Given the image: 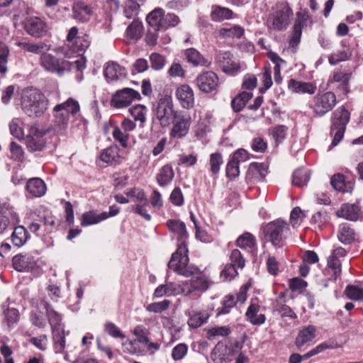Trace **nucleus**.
<instances>
[{"mask_svg": "<svg viewBox=\"0 0 363 363\" xmlns=\"http://www.w3.org/2000/svg\"><path fill=\"white\" fill-rule=\"evenodd\" d=\"M167 225L169 230L178 234L177 250L172 255L168 267L184 277H190L199 271L197 267L189 265L188 248L186 239L188 237L184 223L177 220H169Z\"/></svg>", "mask_w": 363, "mask_h": 363, "instance_id": "f257e3e1", "label": "nucleus"}, {"mask_svg": "<svg viewBox=\"0 0 363 363\" xmlns=\"http://www.w3.org/2000/svg\"><path fill=\"white\" fill-rule=\"evenodd\" d=\"M21 104L28 116L39 117L47 110L48 100L39 89L31 88L23 91Z\"/></svg>", "mask_w": 363, "mask_h": 363, "instance_id": "f03ea898", "label": "nucleus"}, {"mask_svg": "<svg viewBox=\"0 0 363 363\" xmlns=\"http://www.w3.org/2000/svg\"><path fill=\"white\" fill-rule=\"evenodd\" d=\"M267 20L269 29L276 31H283L287 29L291 23L293 11L286 1L279 2L272 8Z\"/></svg>", "mask_w": 363, "mask_h": 363, "instance_id": "7ed1b4c3", "label": "nucleus"}, {"mask_svg": "<svg viewBox=\"0 0 363 363\" xmlns=\"http://www.w3.org/2000/svg\"><path fill=\"white\" fill-rule=\"evenodd\" d=\"M154 114L159 124L167 128L174 123L175 117L180 113L174 108L171 97L161 98L153 108Z\"/></svg>", "mask_w": 363, "mask_h": 363, "instance_id": "20e7f679", "label": "nucleus"}, {"mask_svg": "<svg viewBox=\"0 0 363 363\" xmlns=\"http://www.w3.org/2000/svg\"><path fill=\"white\" fill-rule=\"evenodd\" d=\"M349 120L350 113L343 106L333 113L331 125V134L334 135L332 141L333 147L336 146L342 139Z\"/></svg>", "mask_w": 363, "mask_h": 363, "instance_id": "39448f33", "label": "nucleus"}, {"mask_svg": "<svg viewBox=\"0 0 363 363\" xmlns=\"http://www.w3.org/2000/svg\"><path fill=\"white\" fill-rule=\"evenodd\" d=\"M40 65L48 72L62 76L65 72L71 69V63L65 60H60L55 56L46 52L40 57Z\"/></svg>", "mask_w": 363, "mask_h": 363, "instance_id": "423d86ee", "label": "nucleus"}, {"mask_svg": "<svg viewBox=\"0 0 363 363\" xmlns=\"http://www.w3.org/2000/svg\"><path fill=\"white\" fill-rule=\"evenodd\" d=\"M336 103V96L333 92L318 94L314 97L313 112L318 117L323 116L334 108Z\"/></svg>", "mask_w": 363, "mask_h": 363, "instance_id": "0eeeda50", "label": "nucleus"}, {"mask_svg": "<svg viewBox=\"0 0 363 363\" xmlns=\"http://www.w3.org/2000/svg\"><path fill=\"white\" fill-rule=\"evenodd\" d=\"M286 223L281 220H276L267 224L263 228L265 240L274 246H279L283 240V233Z\"/></svg>", "mask_w": 363, "mask_h": 363, "instance_id": "6e6552de", "label": "nucleus"}, {"mask_svg": "<svg viewBox=\"0 0 363 363\" xmlns=\"http://www.w3.org/2000/svg\"><path fill=\"white\" fill-rule=\"evenodd\" d=\"M79 103L72 98H69L62 104H57V106H55L54 111L64 112L60 113L56 116L57 123H58L59 125H62V127L64 128L65 125L67 123L69 113H71L72 115H75L77 112H79Z\"/></svg>", "mask_w": 363, "mask_h": 363, "instance_id": "1a4fd4ad", "label": "nucleus"}, {"mask_svg": "<svg viewBox=\"0 0 363 363\" xmlns=\"http://www.w3.org/2000/svg\"><path fill=\"white\" fill-rule=\"evenodd\" d=\"M192 120L189 114L180 112L175 117L173 127L170 130V136L174 138H182L189 133Z\"/></svg>", "mask_w": 363, "mask_h": 363, "instance_id": "9d476101", "label": "nucleus"}, {"mask_svg": "<svg viewBox=\"0 0 363 363\" xmlns=\"http://www.w3.org/2000/svg\"><path fill=\"white\" fill-rule=\"evenodd\" d=\"M139 92L130 88H124L118 91L111 99V105L118 108L127 107L134 99H140Z\"/></svg>", "mask_w": 363, "mask_h": 363, "instance_id": "9b49d317", "label": "nucleus"}, {"mask_svg": "<svg viewBox=\"0 0 363 363\" xmlns=\"http://www.w3.org/2000/svg\"><path fill=\"white\" fill-rule=\"evenodd\" d=\"M24 29L33 38H40L46 35V24L38 17H29L24 21Z\"/></svg>", "mask_w": 363, "mask_h": 363, "instance_id": "f8f14e48", "label": "nucleus"}, {"mask_svg": "<svg viewBox=\"0 0 363 363\" xmlns=\"http://www.w3.org/2000/svg\"><path fill=\"white\" fill-rule=\"evenodd\" d=\"M196 81L199 89L204 93H210L218 86V77L211 71L203 72L197 77Z\"/></svg>", "mask_w": 363, "mask_h": 363, "instance_id": "ddd939ff", "label": "nucleus"}, {"mask_svg": "<svg viewBox=\"0 0 363 363\" xmlns=\"http://www.w3.org/2000/svg\"><path fill=\"white\" fill-rule=\"evenodd\" d=\"M44 135L45 133L36 126H31L26 138L28 149L30 151H42L45 147Z\"/></svg>", "mask_w": 363, "mask_h": 363, "instance_id": "4468645a", "label": "nucleus"}, {"mask_svg": "<svg viewBox=\"0 0 363 363\" xmlns=\"http://www.w3.org/2000/svg\"><path fill=\"white\" fill-rule=\"evenodd\" d=\"M309 20V15L306 11L298 12L296 13V19L293 27L292 37L289 41L291 47H296L300 43L302 29L307 26V21Z\"/></svg>", "mask_w": 363, "mask_h": 363, "instance_id": "2eb2a0df", "label": "nucleus"}, {"mask_svg": "<svg viewBox=\"0 0 363 363\" xmlns=\"http://www.w3.org/2000/svg\"><path fill=\"white\" fill-rule=\"evenodd\" d=\"M232 57L230 52L221 51L218 52L216 57V62L223 72L228 74H234L240 69V65L232 60Z\"/></svg>", "mask_w": 363, "mask_h": 363, "instance_id": "dca6fc26", "label": "nucleus"}, {"mask_svg": "<svg viewBox=\"0 0 363 363\" xmlns=\"http://www.w3.org/2000/svg\"><path fill=\"white\" fill-rule=\"evenodd\" d=\"M155 16H156L155 13H149L146 17L148 28L145 36V42L150 46H155L157 45L159 37L158 32L164 30L160 28L159 21L157 20V17Z\"/></svg>", "mask_w": 363, "mask_h": 363, "instance_id": "f3484780", "label": "nucleus"}, {"mask_svg": "<svg viewBox=\"0 0 363 363\" xmlns=\"http://www.w3.org/2000/svg\"><path fill=\"white\" fill-rule=\"evenodd\" d=\"M176 96L182 108L190 109L194 106V94L193 89L188 84H182L177 87Z\"/></svg>", "mask_w": 363, "mask_h": 363, "instance_id": "a211bd4d", "label": "nucleus"}, {"mask_svg": "<svg viewBox=\"0 0 363 363\" xmlns=\"http://www.w3.org/2000/svg\"><path fill=\"white\" fill-rule=\"evenodd\" d=\"M155 13V17L159 21L160 28H163L164 30H167L169 26H175L179 22V18L174 13L164 14L163 10L160 8L154 9L150 14Z\"/></svg>", "mask_w": 363, "mask_h": 363, "instance_id": "6ab92c4d", "label": "nucleus"}, {"mask_svg": "<svg viewBox=\"0 0 363 363\" xmlns=\"http://www.w3.org/2000/svg\"><path fill=\"white\" fill-rule=\"evenodd\" d=\"M13 268L18 272L29 271L36 266V262L33 257L17 255L12 259Z\"/></svg>", "mask_w": 363, "mask_h": 363, "instance_id": "aec40b11", "label": "nucleus"}, {"mask_svg": "<svg viewBox=\"0 0 363 363\" xmlns=\"http://www.w3.org/2000/svg\"><path fill=\"white\" fill-rule=\"evenodd\" d=\"M352 77V73L343 72L340 69L334 72L333 77L330 79L329 82H337L339 85L337 89L342 91L345 95H347L350 92V81Z\"/></svg>", "mask_w": 363, "mask_h": 363, "instance_id": "412c9836", "label": "nucleus"}, {"mask_svg": "<svg viewBox=\"0 0 363 363\" xmlns=\"http://www.w3.org/2000/svg\"><path fill=\"white\" fill-rule=\"evenodd\" d=\"M288 87L294 93L313 94L316 91V86L311 82H304L291 79L288 82Z\"/></svg>", "mask_w": 363, "mask_h": 363, "instance_id": "4be33fe9", "label": "nucleus"}, {"mask_svg": "<svg viewBox=\"0 0 363 363\" xmlns=\"http://www.w3.org/2000/svg\"><path fill=\"white\" fill-rule=\"evenodd\" d=\"M230 261L231 264L229 266H226L225 269L223 271V273H228L229 275L233 276L234 274L232 273V272L235 274H238L236 269H242L245 267V259L241 255V252L240 250L235 249L233 250L231 252L230 254Z\"/></svg>", "mask_w": 363, "mask_h": 363, "instance_id": "5701e85b", "label": "nucleus"}, {"mask_svg": "<svg viewBox=\"0 0 363 363\" xmlns=\"http://www.w3.org/2000/svg\"><path fill=\"white\" fill-rule=\"evenodd\" d=\"M16 45L26 52H29L35 55H40V56L50 50L51 47L50 45H48L43 41H39L35 43L28 42H18L16 43Z\"/></svg>", "mask_w": 363, "mask_h": 363, "instance_id": "b1692460", "label": "nucleus"}, {"mask_svg": "<svg viewBox=\"0 0 363 363\" xmlns=\"http://www.w3.org/2000/svg\"><path fill=\"white\" fill-rule=\"evenodd\" d=\"M336 214L340 218L354 221L359 218V208L355 204L345 203L342 205Z\"/></svg>", "mask_w": 363, "mask_h": 363, "instance_id": "393cba45", "label": "nucleus"}, {"mask_svg": "<svg viewBox=\"0 0 363 363\" xmlns=\"http://www.w3.org/2000/svg\"><path fill=\"white\" fill-rule=\"evenodd\" d=\"M315 328L313 325H308L301 330L295 341L297 348L301 349L306 343L315 338Z\"/></svg>", "mask_w": 363, "mask_h": 363, "instance_id": "a878e982", "label": "nucleus"}, {"mask_svg": "<svg viewBox=\"0 0 363 363\" xmlns=\"http://www.w3.org/2000/svg\"><path fill=\"white\" fill-rule=\"evenodd\" d=\"M125 75V69L114 62L108 63L104 70V76L108 82L116 81Z\"/></svg>", "mask_w": 363, "mask_h": 363, "instance_id": "bb28decb", "label": "nucleus"}, {"mask_svg": "<svg viewBox=\"0 0 363 363\" xmlns=\"http://www.w3.org/2000/svg\"><path fill=\"white\" fill-rule=\"evenodd\" d=\"M27 191L35 197H40L45 194L46 186L44 182L40 178H33L28 181Z\"/></svg>", "mask_w": 363, "mask_h": 363, "instance_id": "cd10ccee", "label": "nucleus"}, {"mask_svg": "<svg viewBox=\"0 0 363 363\" xmlns=\"http://www.w3.org/2000/svg\"><path fill=\"white\" fill-rule=\"evenodd\" d=\"M100 159L101 161L110 164L120 163L119 148L117 146H111L105 149L101 154Z\"/></svg>", "mask_w": 363, "mask_h": 363, "instance_id": "c85d7f7f", "label": "nucleus"}, {"mask_svg": "<svg viewBox=\"0 0 363 363\" xmlns=\"http://www.w3.org/2000/svg\"><path fill=\"white\" fill-rule=\"evenodd\" d=\"M252 94L250 92L242 91L237 95L231 101V107L235 113L240 112L247 103L252 99Z\"/></svg>", "mask_w": 363, "mask_h": 363, "instance_id": "c756f323", "label": "nucleus"}, {"mask_svg": "<svg viewBox=\"0 0 363 363\" xmlns=\"http://www.w3.org/2000/svg\"><path fill=\"white\" fill-rule=\"evenodd\" d=\"M108 218L107 212H103L99 215L94 211H90L83 213L82 216L81 225L82 226H87L99 223L101 220Z\"/></svg>", "mask_w": 363, "mask_h": 363, "instance_id": "7c9ffc66", "label": "nucleus"}, {"mask_svg": "<svg viewBox=\"0 0 363 363\" xmlns=\"http://www.w3.org/2000/svg\"><path fill=\"white\" fill-rule=\"evenodd\" d=\"M311 177V171L304 168L296 169L292 175L294 185L302 187L307 184Z\"/></svg>", "mask_w": 363, "mask_h": 363, "instance_id": "2f4dec72", "label": "nucleus"}, {"mask_svg": "<svg viewBox=\"0 0 363 363\" xmlns=\"http://www.w3.org/2000/svg\"><path fill=\"white\" fill-rule=\"evenodd\" d=\"M143 33V26L141 21L134 19L126 29L127 37L131 40L140 39Z\"/></svg>", "mask_w": 363, "mask_h": 363, "instance_id": "473e14b6", "label": "nucleus"}, {"mask_svg": "<svg viewBox=\"0 0 363 363\" xmlns=\"http://www.w3.org/2000/svg\"><path fill=\"white\" fill-rule=\"evenodd\" d=\"M259 311V306L257 304H251L246 312V316L250 323L253 325H261L265 321V315L264 314L257 315Z\"/></svg>", "mask_w": 363, "mask_h": 363, "instance_id": "72a5a7b5", "label": "nucleus"}, {"mask_svg": "<svg viewBox=\"0 0 363 363\" xmlns=\"http://www.w3.org/2000/svg\"><path fill=\"white\" fill-rule=\"evenodd\" d=\"M337 236L339 240L345 245H350L355 240L354 230L345 224L340 226Z\"/></svg>", "mask_w": 363, "mask_h": 363, "instance_id": "f704fd0d", "label": "nucleus"}, {"mask_svg": "<svg viewBox=\"0 0 363 363\" xmlns=\"http://www.w3.org/2000/svg\"><path fill=\"white\" fill-rule=\"evenodd\" d=\"M174 176L172 168L167 164L162 167L160 173L157 175L158 184L164 186L172 182Z\"/></svg>", "mask_w": 363, "mask_h": 363, "instance_id": "c9c22d12", "label": "nucleus"}, {"mask_svg": "<svg viewBox=\"0 0 363 363\" xmlns=\"http://www.w3.org/2000/svg\"><path fill=\"white\" fill-rule=\"evenodd\" d=\"M28 239V232L23 226H18L14 228L11 235V241L15 246H22Z\"/></svg>", "mask_w": 363, "mask_h": 363, "instance_id": "e433bc0d", "label": "nucleus"}, {"mask_svg": "<svg viewBox=\"0 0 363 363\" xmlns=\"http://www.w3.org/2000/svg\"><path fill=\"white\" fill-rule=\"evenodd\" d=\"M284 297L285 294L284 292L279 294L277 298V302L278 304L276 306V310L281 314V316L296 318L297 316L293 310L289 306L282 303V299Z\"/></svg>", "mask_w": 363, "mask_h": 363, "instance_id": "4c0bfd02", "label": "nucleus"}, {"mask_svg": "<svg viewBox=\"0 0 363 363\" xmlns=\"http://www.w3.org/2000/svg\"><path fill=\"white\" fill-rule=\"evenodd\" d=\"M344 295L352 301H363V288L356 285L349 284L344 291Z\"/></svg>", "mask_w": 363, "mask_h": 363, "instance_id": "58836bf2", "label": "nucleus"}, {"mask_svg": "<svg viewBox=\"0 0 363 363\" xmlns=\"http://www.w3.org/2000/svg\"><path fill=\"white\" fill-rule=\"evenodd\" d=\"M167 288V296H177L180 294H186V295L189 294L191 292V289L188 286V284L186 283L184 286L180 284L169 282L166 284Z\"/></svg>", "mask_w": 363, "mask_h": 363, "instance_id": "ea45409f", "label": "nucleus"}, {"mask_svg": "<svg viewBox=\"0 0 363 363\" xmlns=\"http://www.w3.org/2000/svg\"><path fill=\"white\" fill-rule=\"evenodd\" d=\"M185 55L187 61L192 63L194 66L203 65L205 60L203 56L194 48H189L185 51Z\"/></svg>", "mask_w": 363, "mask_h": 363, "instance_id": "a19ab883", "label": "nucleus"}, {"mask_svg": "<svg viewBox=\"0 0 363 363\" xmlns=\"http://www.w3.org/2000/svg\"><path fill=\"white\" fill-rule=\"evenodd\" d=\"M208 317L206 313H196L189 318L188 325L192 328H198L206 322Z\"/></svg>", "mask_w": 363, "mask_h": 363, "instance_id": "79ce46f5", "label": "nucleus"}, {"mask_svg": "<svg viewBox=\"0 0 363 363\" xmlns=\"http://www.w3.org/2000/svg\"><path fill=\"white\" fill-rule=\"evenodd\" d=\"M233 11L227 8L217 7L211 12L212 20L220 21L232 18Z\"/></svg>", "mask_w": 363, "mask_h": 363, "instance_id": "37998d69", "label": "nucleus"}, {"mask_svg": "<svg viewBox=\"0 0 363 363\" xmlns=\"http://www.w3.org/2000/svg\"><path fill=\"white\" fill-rule=\"evenodd\" d=\"M243 33L244 29L239 26H235L228 28H223L219 30V35L223 37L240 38Z\"/></svg>", "mask_w": 363, "mask_h": 363, "instance_id": "c03bdc74", "label": "nucleus"}, {"mask_svg": "<svg viewBox=\"0 0 363 363\" xmlns=\"http://www.w3.org/2000/svg\"><path fill=\"white\" fill-rule=\"evenodd\" d=\"M9 47L0 43V73L4 74L7 72L8 57L9 55Z\"/></svg>", "mask_w": 363, "mask_h": 363, "instance_id": "a18cd8bd", "label": "nucleus"}, {"mask_svg": "<svg viewBox=\"0 0 363 363\" xmlns=\"http://www.w3.org/2000/svg\"><path fill=\"white\" fill-rule=\"evenodd\" d=\"M256 241L254 236L250 233H245L240 235L236 240L237 246L239 247H253Z\"/></svg>", "mask_w": 363, "mask_h": 363, "instance_id": "49530a36", "label": "nucleus"}, {"mask_svg": "<svg viewBox=\"0 0 363 363\" xmlns=\"http://www.w3.org/2000/svg\"><path fill=\"white\" fill-rule=\"evenodd\" d=\"M190 286L191 291L193 290L206 291L209 286L207 280L201 276L193 277L190 280Z\"/></svg>", "mask_w": 363, "mask_h": 363, "instance_id": "de8ad7c7", "label": "nucleus"}, {"mask_svg": "<svg viewBox=\"0 0 363 363\" xmlns=\"http://www.w3.org/2000/svg\"><path fill=\"white\" fill-rule=\"evenodd\" d=\"M266 171L264 163L252 162L250 164L247 172V179H252L255 174L262 176Z\"/></svg>", "mask_w": 363, "mask_h": 363, "instance_id": "09e8293b", "label": "nucleus"}, {"mask_svg": "<svg viewBox=\"0 0 363 363\" xmlns=\"http://www.w3.org/2000/svg\"><path fill=\"white\" fill-rule=\"evenodd\" d=\"M330 184L335 190L343 192L347 191L343 174H337L333 175L331 177Z\"/></svg>", "mask_w": 363, "mask_h": 363, "instance_id": "8fccbe9b", "label": "nucleus"}, {"mask_svg": "<svg viewBox=\"0 0 363 363\" xmlns=\"http://www.w3.org/2000/svg\"><path fill=\"white\" fill-rule=\"evenodd\" d=\"M113 138L118 141L122 147H128V140L129 138V134L123 131L122 129L118 126H116L113 131Z\"/></svg>", "mask_w": 363, "mask_h": 363, "instance_id": "3c124183", "label": "nucleus"}, {"mask_svg": "<svg viewBox=\"0 0 363 363\" xmlns=\"http://www.w3.org/2000/svg\"><path fill=\"white\" fill-rule=\"evenodd\" d=\"M53 340L55 342V350L61 352L65 347V337L64 332L60 330H52Z\"/></svg>", "mask_w": 363, "mask_h": 363, "instance_id": "603ef678", "label": "nucleus"}, {"mask_svg": "<svg viewBox=\"0 0 363 363\" xmlns=\"http://www.w3.org/2000/svg\"><path fill=\"white\" fill-rule=\"evenodd\" d=\"M236 303L235 297L233 295H228L225 297L223 301V306L221 308L218 309L217 315L228 314L230 312V308H233Z\"/></svg>", "mask_w": 363, "mask_h": 363, "instance_id": "864d4df0", "label": "nucleus"}, {"mask_svg": "<svg viewBox=\"0 0 363 363\" xmlns=\"http://www.w3.org/2000/svg\"><path fill=\"white\" fill-rule=\"evenodd\" d=\"M145 111L146 108L143 105H136L129 109V111L135 121H139L141 123H144L145 121Z\"/></svg>", "mask_w": 363, "mask_h": 363, "instance_id": "5fc2aeb1", "label": "nucleus"}, {"mask_svg": "<svg viewBox=\"0 0 363 363\" xmlns=\"http://www.w3.org/2000/svg\"><path fill=\"white\" fill-rule=\"evenodd\" d=\"M89 45L90 42L86 35L79 36L73 43V50L75 52L84 51L89 47Z\"/></svg>", "mask_w": 363, "mask_h": 363, "instance_id": "6e6d98bb", "label": "nucleus"}, {"mask_svg": "<svg viewBox=\"0 0 363 363\" xmlns=\"http://www.w3.org/2000/svg\"><path fill=\"white\" fill-rule=\"evenodd\" d=\"M223 163L222 155L218 153H213L210 157L211 171L213 174L219 172L220 167Z\"/></svg>", "mask_w": 363, "mask_h": 363, "instance_id": "4d7b16f0", "label": "nucleus"}, {"mask_svg": "<svg viewBox=\"0 0 363 363\" xmlns=\"http://www.w3.org/2000/svg\"><path fill=\"white\" fill-rule=\"evenodd\" d=\"M239 173V163L232 157L226 166V175L230 179H233L238 177Z\"/></svg>", "mask_w": 363, "mask_h": 363, "instance_id": "13d9d810", "label": "nucleus"}, {"mask_svg": "<svg viewBox=\"0 0 363 363\" xmlns=\"http://www.w3.org/2000/svg\"><path fill=\"white\" fill-rule=\"evenodd\" d=\"M148 333V330L143 325L136 326L133 330V334L137 337L138 341L143 344L150 342L147 337Z\"/></svg>", "mask_w": 363, "mask_h": 363, "instance_id": "bf43d9fd", "label": "nucleus"}, {"mask_svg": "<svg viewBox=\"0 0 363 363\" xmlns=\"http://www.w3.org/2000/svg\"><path fill=\"white\" fill-rule=\"evenodd\" d=\"M230 333V329L228 326H218L214 327L208 330V338L211 339L215 336H228Z\"/></svg>", "mask_w": 363, "mask_h": 363, "instance_id": "052dcab7", "label": "nucleus"}, {"mask_svg": "<svg viewBox=\"0 0 363 363\" xmlns=\"http://www.w3.org/2000/svg\"><path fill=\"white\" fill-rule=\"evenodd\" d=\"M104 330L113 337L121 339H124L125 337V335L120 330V329L111 322H108L105 324Z\"/></svg>", "mask_w": 363, "mask_h": 363, "instance_id": "680f3d73", "label": "nucleus"}, {"mask_svg": "<svg viewBox=\"0 0 363 363\" xmlns=\"http://www.w3.org/2000/svg\"><path fill=\"white\" fill-rule=\"evenodd\" d=\"M150 60L151 63V67L155 70L161 69L165 63L164 57L160 54L154 52L150 56Z\"/></svg>", "mask_w": 363, "mask_h": 363, "instance_id": "e2e57ef3", "label": "nucleus"}, {"mask_svg": "<svg viewBox=\"0 0 363 363\" xmlns=\"http://www.w3.org/2000/svg\"><path fill=\"white\" fill-rule=\"evenodd\" d=\"M169 301L164 300L160 302H155L152 303H150L147 306L146 310L149 312L152 313H161L169 307Z\"/></svg>", "mask_w": 363, "mask_h": 363, "instance_id": "0e129e2a", "label": "nucleus"}, {"mask_svg": "<svg viewBox=\"0 0 363 363\" xmlns=\"http://www.w3.org/2000/svg\"><path fill=\"white\" fill-rule=\"evenodd\" d=\"M72 11L74 13V17L78 19H80L79 15L82 13H84L88 16L92 13V10L91 7L81 2H78L73 6Z\"/></svg>", "mask_w": 363, "mask_h": 363, "instance_id": "69168bd1", "label": "nucleus"}, {"mask_svg": "<svg viewBox=\"0 0 363 363\" xmlns=\"http://www.w3.org/2000/svg\"><path fill=\"white\" fill-rule=\"evenodd\" d=\"M188 351V347L184 343H180L175 346L172 352V357L175 361L180 360L184 357Z\"/></svg>", "mask_w": 363, "mask_h": 363, "instance_id": "338daca9", "label": "nucleus"}, {"mask_svg": "<svg viewBox=\"0 0 363 363\" xmlns=\"http://www.w3.org/2000/svg\"><path fill=\"white\" fill-rule=\"evenodd\" d=\"M11 157L16 161H22L23 159V150L21 145L12 141L10 144Z\"/></svg>", "mask_w": 363, "mask_h": 363, "instance_id": "774afa93", "label": "nucleus"}]
</instances>
